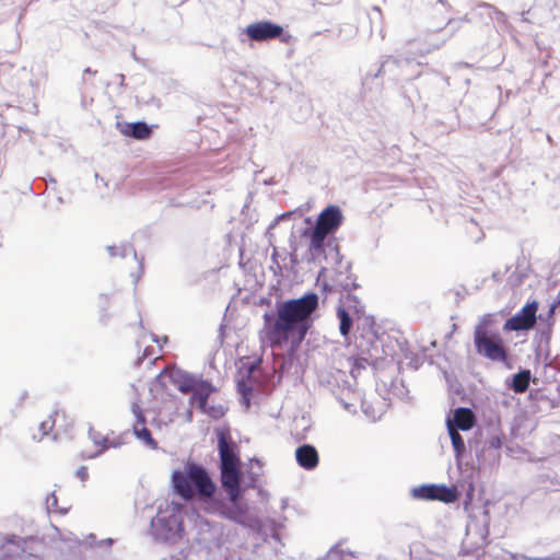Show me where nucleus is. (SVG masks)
Returning <instances> with one entry per match:
<instances>
[{
  "label": "nucleus",
  "instance_id": "53",
  "mask_svg": "<svg viewBox=\"0 0 560 560\" xmlns=\"http://www.w3.org/2000/svg\"><path fill=\"white\" fill-rule=\"evenodd\" d=\"M19 129H20L21 131H23V132H28V129H27L26 127H22V126H20V127H19Z\"/></svg>",
  "mask_w": 560,
  "mask_h": 560
},
{
  "label": "nucleus",
  "instance_id": "13",
  "mask_svg": "<svg viewBox=\"0 0 560 560\" xmlns=\"http://www.w3.org/2000/svg\"><path fill=\"white\" fill-rule=\"evenodd\" d=\"M411 495L418 500H438L444 503H453L458 498V491L455 487L430 483L412 488Z\"/></svg>",
  "mask_w": 560,
  "mask_h": 560
},
{
  "label": "nucleus",
  "instance_id": "15",
  "mask_svg": "<svg viewBox=\"0 0 560 560\" xmlns=\"http://www.w3.org/2000/svg\"><path fill=\"white\" fill-rule=\"evenodd\" d=\"M131 412L136 418V423L133 425L135 435L139 440H141L147 446H149L152 450H155L158 447V443L152 438L151 431L145 427V416L138 400L131 404Z\"/></svg>",
  "mask_w": 560,
  "mask_h": 560
},
{
  "label": "nucleus",
  "instance_id": "4",
  "mask_svg": "<svg viewBox=\"0 0 560 560\" xmlns=\"http://www.w3.org/2000/svg\"><path fill=\"white\" fill-rule=\"evenodd\" d=\"M190 510L188 505L177 502H166L165 506L160 505L156 516L151 521L153 537L171 545L184 540L186 535L184 520Z\"/></svg>",
  "mask_w": 560,
  "mask_h": 560
},
{
  "label": "nucleus",
  "instance_id": "47",
  "mask_svg": "<svg viewBox=\"0 0 560 560\" xmlns=\"http://www.w3.org/2000/svg\"><path fill=\"white\" fill-rule=\"evenodd\" d=\"M357 287H358L357 283L352 282L351 287L349 284H345L343 289L347 291H350L351 289H355Z\"/></svg>",
  "mask_w": 560,
  "mask_h": 560
},
{
  "label": "nucleus",
  "instance_id": "52",
  "mask_svg": "<svg viewBox=\"0 0 560 560\" xmlns=\"http://www.w3.org/2000/svg\"><path fill=\"white\" fill-rule=\"evenodd\" d=\"M85 73H96V71H93L91 68H86L84 70Z\"/></svg>",
  "mask_w": 560,
  "mask_h": 560
},
{
  "label": "nucleus",
  "instance_id": "39",
  "mask_svg": "<svg viewBox=\"0 0 560 560\" xmlns=\"http://www.w3.org/2000/svg\"><path fill=\"white\" fill-rule=\"evenodd\" d=\"M205 412L215 418L222 415V410H218L215 407H211L210 409L207 407Z\"/></svg>",
  "mask_w": 560,
  "mask_h": 560
},
{
  "label": "nucleus",
  "instance_id": "5",
  "mask_svg": "<svg viewBox=\"0 0 560 560\" xmlns=\"http://www.w3.org/2000/svg\"><path fill=\"white\" fill-rule=\"evenodd\" d=\"M305 223L307 226L302 230L301 236L310 240L307 261L318 265L323 262L330 266L340 265L342 257L335 236L313 225L310 217L305 218Z\"/></svg>",
  "mask_w": 560,
  "mask_h": 560
},
{
  "label": "nucleus",
  "instance_id": "17",
  "mask_svg": "<svg viewBox=\"0 0 560 560\" xmlns=\"http://www.w3.org/2000/svg\"><path fill=\"white\" fill-rule=\"evenodd\" d=\"M476 423L475 413L470 408L458 407L453 411L452 417H447V429H455L459 431H469Z\"/></svg>",
  "mask_w": 560,
  "mask_h": 560
},
{
  "label": "nucleus",
  "instance_id": "16",
  "mask_svg": "<svg viewBox=\"0 0 560 560\" xmlns=\"http://www.w3.org/2000/svg\"><path fill=\"white\" fill-rule=\"evenodd\" d=\"M489 523L490 515L488 511H482L480 520H476V517H471L470 521L466 525V534L467 536H476L475 545L477 547L483 546L487 544V539L489 536Z\"/></svg>",
  "mask_w": 560,
  "mask_h": 560
},
{
  "label": "nucleus",
  "instance_id": "2",
  "mask_svg": "<svg viewBox=\"0 0 560 560\" xmlns=\"http://www.w3.org/2000/svg\"><path fill=\"white\" fill-rule=\"evenodd\" d=\"M171 481L174 492L182 499L190 500L196 497L203 503L208 513L232 522L243 521L244 505L237 501H230L228 497H217V486L203 466L188 462L184 470L173 471Z\"/></svg>",
  "mask_w": 560,
  "mask_h": 560
},
{
  "label": "nucleus",
  "instance_id": "48",
  "mask_svg": "<svg viewBox=\"0 0 560 560\" xmlns=\"http://www.w3.org/2000/svg\"><path fill=\"white\" fill-rule=\"evenodd\" d=\"M250 397H252V396H247V398H242V402H243L246 407H249V405H250Z\"/></svg>",
  "mask_w": 560,
  "mask_h": 560
},
{
  "label": "nucleus",
  "instance_id": "9",
  "mask_svg": "<svg viewBox=\"0 0 560 560\" xmlns=\"http://www.w3.org/2000/svg\"><path fill=\"white\" fill-rule=\"evenodd\" d=\"M244 33L250 40L258 43L279 39L281 43L288 44L292 37L283 26L269 20L248 24Z\"/></svg>",
  "mask_w": 560,
  "mask_h": 560
},
{
  "label": "nucleus",
  "instance_id": "50",
  "mask_svg": "<svg viewBox=\"0 0 560 560\" xmlns=\"http://www.w3.org/2000/svg\"><path fill=\"white\" fill-rule=\"evenodd\" d=\"M555 304L559 305L560 304V289H559V292L553 301Z\"/></svg>",
  "mask_w": 560,
  "mask_h": 560
},
{
  "label": "nucleus",
  "instance_id": "3",
  "mask_svg": "<svg viewBox=\"0 0 560 560\" xmlns=\"http://www.w3.org/2000/svg\"><path fill=\"white\" fill-rule=\"evenodd\" d=\"M218 452L220 457V482L230 501H237L242 495L240 487L241 459L238 447L229 434L219 431Z\"/></svg>",
  "mask_w": 560,
  "mask_h": 560
},
{
  "label": "nucleus",
  "instance_id": "43",
  "mask_svg": "<svg viewBox=\"0 0 560 560\" xmlns=\"http://www.w3.org/2000/svg\"><path fill=\"white\" fill-rule=\"evenodd\" d=\"M511 558H512L513 560H527V559H529V558H528L527 556H525V555H515V553H512V555H511Z\"/></svg>",
  "mask_w": 560,
  "mask_h": 560
},
{
  "label": "nucleus",
  "instance_id": "57",
  "mask_svg": "<svg viewBox=\"0 0 560 560\" xmlns=\"http://www.w3.org/2000/svg\"><path fill=\"white\" fill-rule=\"evenodd\" d=\"M60 513H61V514H66V513H67V509H61V510H60Z\"/></svg>",
  "mask_w": 560,
  "mask_h": 560
},
{
  "label": "nucleus",
  "instance_id": "35",
  "mask_svg": "<svg viewBox=\"0 0 560 560\" xmlns=\"http://www.w3.org/2000/svg\"><path fill=\"white\" fill-rule=\"evenodd\" d=\"M491 319H492L491 314L483 315V317L480 319V322L478 323L477 326H481V327H483L485 331H488L487 328H488V326L491 325Z\"/></svg>",
  "mask_w": 560,
  "mask_h": 560
},
{
  "label": "nucleus",
  "instance_id": "28",
  "mask_svg": "<svg viewBox=\"0 0 560 560\" xmlns=\"http://www.w3.org/2000/svg\"><path fill=\"white\" fill-rule=\"evenodd\" d=\"M351 558L350 552H345L338 546H334L329 549L323 560H348Z\"/></svg>",
  "mask_w": 560,
  "mask_h": 560
},
{
  "label": "nucleus",
  "instance_id": "59",
  "mask_svg": "<svg viewBox=\"0 0 560 560\" xmlns=\"http://www.w3.org/2000/svg\"><path fill=\"white\" fill-rule=\"evenodd\" d=\"M163 342H167L168 338L165 336L162 338Z\"/></svg>",
  "mask_w": 560,
  "mask_h": 560
},
{
  "label": "nucleus",
  "instance_id": "62",
  "mask_svg": "<svg viewBox=\"0 0 560 560\" xmlns=\"http://www.w3.org/2000/svg\"><path fill=\"white\" fill-rule=\"evenodd\" d=\"M325 269H326L325 267H322V269H320V272H319V273L324 272V271H325Z\"/></svg>",
  "mask_w": 560,
  "mask_h": 560
},
{
  "label": "nucleus",
  "instance_id": "23",
  "mask_svg": "<svg viewBox=\"0 0 560 560\" xmlns=\"http://www.w3.org/2000/svg\"><path fill=\"white\" fill-rule=\"evenodd\" d=\"M256 370L257 365L254 363L250 364L247 368L245 375H242L237 380V390L241 394L242 398H247V396H252L256 384V378L254 376Z\"/></svg>",
  "mask_w": 560,
  "mask_h": 560
},
{
  "label": "nucleus",
  "instance_id": "60",
  "mask_svg": "<svg viewBox=\"0 0 560 560\" xmlns=\"http://www.w3.org/2000/svg\"><path fill=\"white\" fill-rule=\"evenodd\" d=\"M358 347L363 351V345H362V342H360V343L358 345Z\"/></svg>",
  "mask_w": 560,
  "mask_h": 560
},
{
  "label": "nucleus",
  "instance_id": "41",
  "mask_svg": "<svg viewBox=\"0 0 560 560\" xmlns=\"http://www.w3.org/2000/svg\"><path fill=\"white\" fill-rule=\"evenodd\" d=\"M113 544H114V540L112 538H106V539L97 541L98 547H110Z\"/></svg>",
  "mask_w": 560,
  "mask_h": 560
},
{
  "label": "nucleus",
  "instance_id": "30",
  "mask_svg": "<svg viewBox=\"0 0 560 560\" xmlns=\"http://www.w3.org/2000/svg\"><path fill=\"white\" fill-rule=\"evenodd\" d=\"M502 439L499 435H491L485 442L487 448L494 451H499L502 447Z\"/></svg>",
  "mask_w": 560,
  "mask_h": 560
},
{
  "label": "nucleus",
  "instance_id": "18",
  "mask_svg": "<svg viewBox=\"0 0 560 560\" xmlns=\"http://www.w3.org/2000/svg\"><path fill=\"white\" fill-rule=\"evenodd\" d=\"M295 460L305 470H314L319 464V455L316 447L304 443L295 450Z\"/></svg>",
  "mask_w": 560,
  "mask_h": 560
},
{
  "label": "nucleus",
  "instance_id": "19",
  "mask_svg": "<svg viewBox=\"0 0 560 560\" xmlns=\"http://www.w3.org/2000/svg\"><path fill=\"white\" fill-rule=\"evenodd\" d=\"M119 131L130 138L144 140L150 138L152 128L145 121L117 122Z\"/></svg>",
  "mask_w": 560,
  "mask_h": 560
},
{
  "label": "nucleus",
  "instance_id": "7",
  "mask_svg": "<svg viewBox=\"0 0 560 560\" xmlns=\"http://www.w3.org/2000/svg\"><path fill=\"white\" fill-rule=\"evenodd\" d=\"M474 345L478 354L492 362H501L508 369H513L509 350L499 334H489L483 327L476 326L474 331Z\"/></svg>",
  "mask_w": 560,
  "mask_h": 560
},
{
  "label": "nucleus",
  "instance_id": "12",
  "mask_svg": "<svg viewBox=\"0 0 560 560\" xmlns=\"http://www.w3.org/2000/svg\"><path fill=\"white\" fill-rule=\"evenodd\" d=\"M469 20L466 16L458 19H448L446 25L435 32H429L427 34V47L420 49V54L424 55L432 50L441 48L450 38H452L456 32H458L465 23Z\"/></svg>",
  "mask_w": 560,
  "mask_h": 560
},
{
  "label": "nucleus",
  "instance_id": "31",
  "mask_svg": "<svg viewBox=\"0 0 560 560\" xmlns=\"http://www.w3.org/2000/svg\"><path fill=\"white\" fill-rule=\"evenodd\" d=\"M112 319V314L108 312L107 306H101L98 310V323L102 326H107Z\"/></svg>",
  "mask_w": 560,
  "mask_h": 560
},
{
  "label": "nucleus",
  "instance_id": "1",
  "mask_svg": "<svg viewBox=\"0 0 560 560\" xmlns=\"http://www.w3.org/2000/svg\"><path fill=\"white\" fill-rule=\"evenodd\" d=\"M318 307L317 293L310 291L298 299L277 303V313L264 314V330L272 348L290 342L294 351L305 339Z\"/></svg>",
  "mask_w": 560,
  "mask_h": 560
},
{
  "label": "nucleus",
  "instance_id": "54",
  "mask_svg": "<svg viewBox=\"0 0 560 560\" xmlns=\"http://www.w3.org/2000/svg\"><path fill=\"white\" fill-rule=\"evenodd\" d=\"M11 86H12V88H15V89L18 90V92L21 90V88H20V85H19V84H16V85H15L14 83H11Z\"/></svg>",
  "mask_w": 560,
  "mask_h": 560
},
{
  "label": "nucleus",
  "instance_id": "55",
  "mask_svg": "<svg viewBox=\"0 0 560 560\" xmlns=\"http://www.w3.org/2000/svg\"><path fill=\"white\" fill-rule=\"evenodd\" d=\"M362 409L364 413H368V407H365V404L362 405Z\"/></svg>",
  "mask_w": 560,
  "mask_h": 560
},
{
  "label": "nucleus",
  "instance_id": "58",
  "mask_svg": "<svg viewBox=\"0 0 560 560\" xmlns=\"http://www.w3.org/2000/svg\"><path fill=\"white\" fill-rule=\"evenodd\" d=\"M139 326H140V327H143V324H142V319H141V317L139 318Z\"/></svg>",
  "mask_w": 560,
  "mask_h": 560
},
{
  "label": "nucleus",
  "instance_id": "51",
  "mask_svg": "<svg viewBox=\"0 0 560 560\" xmlns=\"http://www.w3.org/2000/svg\"><path fill=\"white\" fill-rule=\"evenodd\" d=\"M152 341L155 343H160V338L156 335L152 334Z\"/></svg>",
  "mask_w": 560,
  "mask_h": 560
},
{
  "label": "nucleus",
  "instance_id": "36",
  "mask_svg": "<svg viewBox=\"0 0 560 560\" xmlns=\"http://www.w3.org/2000/svg\"><path fill=\"white\" fill-rule=\"evenodd\" d=\"M557 304L552 303L547 312V315L546 317L544 316V320L542 322H546L549 323V322H552L553 323V315H555V312H556V308H557Z\"/></svg>",
  "mask_w": 560,
  "mask_h": 560
},
{
  "label": "nucleus",
  "instance_id": "44",
  "mask_svg": "<svg viewBox=\"0 0 560 560\" xmlns=\"http://www.w3.org/2000/svg\"><path fill=\"white\" fill-rule=\"evenodd\" d=\"M18 72L21 74V77H22V78H24V79H28V71L26 70V68H25V67L20 68V69L18 70Z\"/></svg>",
  "mask_w": 560,
  "mask_h": 560
},
{
  "label": "nucleus",
  "instance_id": "42",
  "mask_svg": "<svg viewBox=\"0 0 560 560\" xmlns=\"http://www.w3.org/2000/svg\"><path fill=\"white\" fill-rule=\"evenodd\" d=\"M9 542H12V544H16L18 547L22 548L23 549V545H24V539L23 538H20V537H13V539H10Z\"/></svg>",
  "mask_w": 560,
  "mask_h": 560
},
{
  "label": "nucleus",
  "instance_id": "27",
  "mask_svg": "<svg viewBox=\"0 0 560 560\" xmlns=\"http://www.w3.org/2000/svg\"><path fill=\"white\" fill-rule=\"evenodd\" d=\"M552 322L546 324L544 328L540 329L538 334V343L539 348L546 351H549L551 335H552Z\"/></svg>",
  "mask_w": 560,
  "mask_h": 560
},
{
  "label": "nucleus",
  "instance_id": "63",
  "mask_svg": "<svg viewBox=\"0 0 560 560\" xmlns=\"http://www.w3.org/2000/svg\"><path fill=\"white\" fill-rule=\"evenodd\" d=\"M439 2L444 3V1H443V0H439Z\"/></svg>",
  "mask_w": 560,
  "mask_h": 560
},
{
  "label": "nucleus",
  "instance_id": "20",
  "mask_svg": "<svg viewBox=\"0 0 560 560\" xmlns=\"http://www.w3.org/2000/svg\"><path fill=\"white\" fill-rule=\"evenodd\" d=\"M378 359V346L376 341H371V348L368 349V357L360 355L358 358H351L350 378L355 381L361 370H364L370 362Z\"/></svg>",
  "mask_w": 560,
  "mask_h": 560
},
{
  "label": "nucleus",
  "instance_id": "21",
  "mask_svg": "<svg viewBox=\"0 0 560 560\" xmlns=\"http://www.w3.org/2000/svg\"><path fill=\"white\" fill-rule=\"evenodd\" d=\"M530 380V370L521 369L517 373L512 375L511 378L506 380V386L515 394H523L528 389Z\"/></svg>",
  "mask_w": 560,
  "mask_h": 560
},
{
  "label": "nucleus",
  "instance_id": "49",
  "mask_svg": "<svg viewBox=\"0 0 560 560\" xmlns=\"http://www.w3.org/2000/svg\"><path fill=\"white\" fill-rule=\"evenodd\" d=\"M28 110L31 113H33V114H36L37 113V105L35 103H32Z\"/></svg>",
  "mask_w": 560,
  "mask_h": 560
},
{
  "label": "nucleus",
  "instance_id": "6",
  "mask_svg": "<svg viewBox=\"0 0 560 560\" xmlns=\"http://www.w3.org/2000/svg\"><path fill=\"white\" fill-rule=\"evenodd\" d=\"M320 385L329 389L335 398L349 413H355V402L360 395L355 389V381L341 370L324 371L318 374Z\"/></svg>",
  "mask_w": 560,
  "mask_h": 560
},
{
  "label": "nucleus",
  "instance_id": "11",
  "mask_svg": "<svg viewBox=\"0 0 560 560\" xmlns=\"http://www.w3.org/2000/svg\"><path fill=\"white\" fill-rule=\"evenodd\" d=\"M538 312V302L528 301L518 312L508 318L503 325L505 331H523L534 328L537 319L544 320V315Z\"/></svg>",
  "mask_w": 560,
  "mask_h": 560
},
{
  "label": "nucleus",
  "instance_id": "25",
  "mask_svg": "<svg viewBox=\"0 0 560 560\" xmlns=\"http://www.w3.org/2000/svg\"><path fill=\"white\" fill-rule=\"evenodd\" d=\"M337 317L339 319L340 335L347 337L352 328V317L350 313L341 305L337 307Z\"/></svg>",
  "mask_w": 560,
  "mask_h": 560
},
{
  "label": "nucleus",
  "instance_id": "8",
  "mask_svg": "<svg viewBox=\"0 0 560 560\" xmlns=\"http://www.w3.org/2000/svg\"><path fill=\"white\" fill-rule=\"evenodd\" d=\"M250 463L253 465L252 470L247 471V477H244V474L242 471V468L240 469V487L242 490V495L238 499V503L241 505H244V516L242 522H235L236 524L249 528L252 530H260L261 523L257 517H254L249 514L248 504L243 501V498L245 495V492L247 489H254L256 488L258 477L261 474L262 463L259 458L254 457L250 459Z\"/></svg>",
  "mask_w": 560,
  "mask_h": 560
},
{
  "label": "nucleus",
  "instance_id": "37",
  "mask_svg": "<svg viewBox=\"0 0 560 560\" xmlns=\"http://www.w3.org/2000/svg\"><path fill=\"white\" fill-rule=\"evenodd\" d=\"M101 306H107V310L109 308V295L105 293H101L98 295V310H101Z\"/></svg>",
  "mask_w": 560,
  "mask_h": 560
},
{
  "label": "nucleus",
  "instance_id": "29",
  "mask_svg": "<svg viewBox=\"0 0 560 560\" xmlns=\"http://www.w3.org/2000/svg\"><path fill=\"white\" fill-rule=\"evenodd\" d=\"M399 62H400L399 59H396V58H393V57H388L385 61L382 62L380 69L374 74V77L376 78L381 73H386V71L390 70V68H393V67H398Z\"/></svg>",
  "mask_w": 560,
  "mask_h": 560
},
{
  "label": "nucleus",
  "instance_id": "40",
  "mask_svg": "<svg viewBox=\"0 0 560 560\" xmlns=\"http://www.w3.org/2000/svg\"><path fill=\"white\" fill-rule=\"evenodd\" d=\"M86 544L90 547H98L96 541V536L94 534H91L86 537Z\"/></svg>",
  "mask_w": 560,
  "mask_h": 560
},
{
  "label": "nucleus",
  "instance_id": "10",
  "mask_svg": "<svg viewBox=\"0 0 560 560\" xmlns=\"http://www.w3.org/2000/svg\"><path fill=\"white\" fill-rule=\"evenodd\" d=\"M177 388L183 394L191 393V400L197 402L201 411H206L208 399L214 392V386L206 380H198L189 374H182L177 382Z\"/></svg>",
  "mask_w": 560,
  "mask_h": 560
},
{
  "label": "nucleus",
  "instance_id": "26",
  "mask_svg": "<svg viewBox=\"0 0 560 560\" xmlns=\"http://www.w3.org/2000/svg\"><path fill=\"white\" fill-rule=\"evenodd\" d=\"M447 431L454 448L455 456L460 457L466 451L465 440L460 434L459 430L447 429Z\"/></svg>",
  "mask_w": 560,
  "mask_h": 560
},
{
  "label": "nucleus",
  "instance_id": "46",
  "mask_svg": "<svg viewBox=\"0 0 560 560\" xmlns=\"http://www.w3.org/2000/svg\"><path fill=\"white\" fill-rule=\"evenodd\" d=\"M14 109L12 106H5V110H12ZM0 116L3 117L4 116V108L2 106H0Z\"/></svg>",
  "mask_w": 560,
  "mask_h": 560
},
{
  "label": "nucleus",
  "instance_id": "32",
  "mask_svg": "<svg viewBox=\"0 0 560 560\" xmlns=\"http://www.w3.org/2000/svg\"><path fill=\"white\" fill-rule=\"evenodd\" d=\"M295 214V211H288L283 212L282 214L278 215L273 222L269 225L267 230V234H270V230H272L280 221L289 220L292 215Z\"/></svg>",
  "mask_w": 560,
  "mask_h": 560
},
{
  "label": "nucleus",
  "instance_id": "61",
  "mask_svg": "<svg viewBox=\"0 0 560 560\" xmlns=\"http://www.w3.org/2000/svg\"><path fill=\"white\" fill-rule=\"evenodd\" d=\"M22 13L19 15V19H18V22H20L22 20Z\"/></svg>",
  "mask_w": 560,
  "mask_h": 560
},
{
  "label": "nucleus",
  "instance_id": "38",
  "mask_svg": "<svg viewBox=\"0 0 560 560\" xmlns=\"http://www.w3.org/2000/svg\"><path fill=\"white\" fill-rule=\"evenodd\" d=\"M75 475L82 480H86L88 478V468L85 466H80L77 471H75Z\"/></svg>",
  "mask_w": 560,
  "mask_h": 560
},
{
  "label": "nucleus",
  "instance_id": "24",
  "mask_svg": "<svg viewBox=\"0 0 560 560\" xmlns=\"http://www.w3.org/2000/svg\"><path fill=\"white\" fill-rule=\"evenodd\" d=\"M89 438L95 445L101 446L100 450H97L93 455L90 456L92 458L102 455L110 446L117 447V445H118V444H113V445L108 444L107 436H104L102 433L95 431L92 427L89 429Z\"/></svg>",
  "mask_w": 560,
  "mask_h": 560
},
{
  "label": "nucleus",
  "instance_id": "45",
  "mask_svg": "<svg viewBox=\"0 0 560 560\" xmlns=\"http://www.w3.org/2000/svg\"><path fill=\"white\" fill-rule=\"evenodd\" d=\"M485 8H486V9H488L489 11H493L497 15H500V16H502V15H503V13H502V12L497 11V10H495L492 5H490V4H485Z\"/></svg>",
  "mask_w": 560,
  "mask_h": 560
},
{
  "label": "nucleus",
  "instance_id": "34",
  "mask_svg": "<svg viewBox=\"0 0 560 560\" xmlns=\"http://www.w3.org/2000/svg\"><path fill=\"white\" fill-rule=\"evenodd\" d=\"M54 424L55 420H52L51 417L48 420L40 422L39 430L42 431V435H47L48 432L52 429Z\"/></svg>",
  "mask_w": 560,
  "mask_h": 560
},
{
  "label": "nucleus",
  "instance_id": "22",
  "mask_svg": "<svg viewBox=\"0 0 560 560\" xmlns=\"http://www.w3.org/2000/svg\"><path fill=\"white\" fill-rule=\"evenodd\" d=\"M106 250L110 257L125 258L128 255V253L133 254L135 259H137L139 262L140 269L139 273L135 277V283H137L143 272V261L142 259H138V255L133 246L130 245L129 243H121L119 245H108L106 246Z\"/></svg>",
  "mask_w": 560,
  "mask_h": 560
},
{
  "label": "nucleus",
  "instance_id": "56",
  "mask_svg": "<svg viewBox=\"0 0 560 560\" xmlns=\"http://www.w3.org/2000/svg\"><path fill=\"white\" fill-rule=\"evenodd\" d=\"M458 67H469L468 63H458Z\"/></svg>",
  "mask_w": 560,
  "mask_h": 560
},
{
  "label": "nucleus",
  "instance_id": "14",
  "mask_svg": "<svg viewBox=\"0 0 560 560\" xmlns=\"http://www.w3.org/2000/svg\"><path fill=\"white\" fill-rule=\"evenodd\" d=\"M343 221V214L338 206L329 205L319 214L315 226L335 236Z\"/></svg>",
  "mask_w": 560,
  "mask_h": 560
},
{
  "label": "nucleus",
  "instance_id": "33",
  "mask_svg": "<svg viewBox=\"0 0 560 560\" xmlns=\"http://www.w3.org/2000/svg\"><path fill=\"white\" fill-rule=\"evenodd\" d=\"M46 506L48 512L55 511L58 508V498L56 497L55 492H51L47 495Z\"/></svg>",
  "mask_w": 560,
  "mask_h": 560
}]
</instances>
